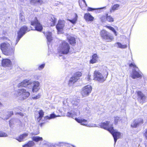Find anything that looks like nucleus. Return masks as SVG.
<instances>
[{"label":"nucleus","mask_w":147,"mask_h":147,"mask_svg":"<svg viewBox=\"0 0 147 147\" xmlns=\"http://www.w3.org/2000/svg\"><path fill=\"white\" fill-rule=\"evenodd\" d=\"M98 125L101 128L107 130L111 133L114 138L115 144L117 140L120 137L121 133L114 129L113 124H110L109 121L102 123Z\"/></svg>","instance_id":"1"},{"label":"nucleus","mask_w":147,"mask_h":147,"mask_svg":"<svg viewBox=\"0 0 147 147\" xmlns=\"http://www.w3.org/2000/svg\"><path fill=\"white\" fill-rule=\"evenodd\" d=\"M0 48L3 54L6 56L13 55L14 53L15 48L7 42H3L0 45Z\"/></svg>","instance_id":"2"},{"label":"nucleus","mask_w":147,"mask_h":147,"mask_svg":"<svg viewBox=\"0 0 147 147\" xmlns=\"http://www.w3.org/2000/svg\"><path fill=\"white\" fill-rule=\"evenodd\" d=\"M39 83L38 82H34L31 83L30 80H25L18 84V86L20 87H26L29 88L30 87H32V91L33 92H36L39 90Z\"/></svg>","instance_id":"3"},{"label":"nucleus","mask_w":147,"mask_h":147,"mask_svg":"<svg viewBox=\"0 0 147 147\" xmlns=\"http://www.w3.org/2000/svg\"><path fill=\"white\" fill-rule=\"evenodd\" d=\"M59 43L57 49L58 52L61 54H67L70 48L69 44L64 41H61Z\"/></svg>","instance_id":"4"},{"label":"nucleus","mask_w":147,"mask_h":147,"mask_svg":"<svg viewBox=\"0 0 147 147\" xmlns=\"http://www.w3.org/2000/svg\"><path fill=\"white\" fill-rule=\"evenodd\" d=\"M29 92L23 88L18 89L16 91L15 95L17 97H19V99L23 100L26 99L30 96Z\"/></svg>","instance_id":"5"},{"label":"nucleus","mask_w":147,"mask_h":147,"mask_svg":"<svg viewBox=\"0 0 147 147\" xmlns=\"http://www.w3.org/2000/svg\"><path fill=\"white\" fill-rule=\"evenodd\" d=\"M31 25L34 26L33 28H32V27H30L31 30H36L40 32L42 30V26L40 24L36 17H35L34 20L31 22Z\"/></svg>","instance_id":"6"},{"label":"nucleus","mask_w":147,"mask_h":147,"mask_svg":"<svg viewBox=\"0 0 147 147\" xmlns=\"http://www.w3.org/2000/svg\"><path fill=\"white\" fill-rule=\"evenodd\" d=\"M30 30V29H28L26 26H23L21 27L20 30L18 32V37L16 40V43L15 45L17 44L20 38L26 32L29 31Z\"/></svg>","instance_id":"7"},{"label":"nucleus","mask_w":147,"mask_h":147,"mask_svg":"<svg viewBox=\"0 0 147 147\" xmlns=\"http://www.w3.org/2000/svg\"><path fill=\"white\" fill-rule=\"evenodd\" d=\"M101 37L107 42H109L113 39L114 38L109 33L105 30H101L100 32Z\"/></svg>","instance_id":"8"},{"label":"nucleus","mask_w":147,"mask_h":147,"mask_svg":"<svg viewBox=\"0 0 147 147\" xmlns=\"http://www.w3.org/2000/svg\"><path fill=\"white\" fill-rule=\"evenodd\" d=\"M94 80L99 82H103L106 80L103 75L99 71H95L94 73Z\"/></svg>","instance_id":"9"},{"label":"nucleus","mask_w":147,"mask_h":147,"mask_svg":"<svg viewBox=\"0 0 147 147\" xmlns=\"http://www.w3.org/2000/svg\"><path fill=\"white\" fill-rule=\"evenodd\" d=\"M82 73L80 72H76L70 78L69 81V84L71 86L74 84L79 79L80 77L82 76Z\"/></svg>","instance_id":"10"},{"label":"nucleus","mask_w":147,"mask_h":147,"mask_svg":"<svg viewBox=\"0 0 147 147\" xmlns=\"http://www.w3.org/2000/svg\"><path fill=\"white\" fill-rule=\"evenodd\" d=\"M92 90V86L89 85H88L84 86L82 89L81 91V94L84 97L87 96L91 93Z\"/></svg>","instance_id":"11"},{"label":"nucleus","mask_w":147,"mask_h":147,"mask_svg":"<svg viewBox=\"0 0 147 147\" xmlns=\"http://www.w3.org/2000/svg\"><path fill=\"white\" fill-rule=\"evenodd\" d=\"M138 100L141 103L144 102L147 100V98L146 96L141 91H138L137 92Z\"/></svg>","instance_id":"12"},{"label":"nucleus","mask_w":147,"mask_h":147,"mask_svg":"<svg viewBox=\"0 0 147 147\" xmlns=\"http://www.w3.org/2000/svg\"><path fill=\"white\" fill-rule=\"evenodd\" d=\"M141 73L138 68L133 69L131 75L133 79L141 78L142 77Z\"/></svg>","instance_id":"13"},{"label":"nucleus","mask_w":147,"mask_h":147,"mask_svg":"<svg viewBox=\"0 0 147 147\" xmlns=\"http://www.w3.org/2000/svg\"><path fill=\"white\" fill-rule=\"evenodd\" d=\"M1 64L3 67H11L12 63L9 59L3 58L1 60Z\"/></svg>","instance_id":"14"},{"label":"nucleus","mask_w":147,"mask_h":147,"mask_svg":"<svg viewBox=\"0 0 147 147\" xmlns=\"http://www.w3.org/2000/svg\"><path fill=\"white\" fill-rule=\"evenodd\" d=\"M143 119L140 118L138 119L135 120L131 125V127L135 128L137 127L139 125L142 124L143 123Z\"/></svg>","instance_id":"15"},{"label":"nucleus","mask_w":147,"mask_h":147,"mask_svg":"<svg viewBox=\"0 0 147 147\" xmlns=\"http://www.w3.org/2000/svg\"><path fill=\"white\" fill-rule=\"evenodd\" d=\"M71 103L73 107L74 108L77 109H80L83 106L82 104L80 102V100H73Z\"/></svg>","instance_id":"16"},{"label":"nucleus","mask_w":147,"mask_h":147,"mask_svg":"<svg viewBox=\"0 0 147 147\" xmlns=\"http://www.w3.org/2000/svg\"><path fill=\"white\" fill-rule=\"evenodd\" d=\"M21 121L18 119H11L9 121V125L11 127H13L15 125L20 124Z\"/></svg>","instance_id":"17"},{"label":"nucleus","mask_w":147,"mask_h":147,"mask_svg":"<svg viewBox=\"0 0 147 147\" xmlns=\"http://www.w3.org/2000/svg\"><path fill=\"white\" fill-rule=\"evenodd\" d=\"M28 136L27 133H24L20 135L18 137H17L16 139L19 142H22L26 140V138Z\"/></svg>","instance_id":"18"},{"label":"nucleus","mask_w":147,"mask_h":147,"mask_svg":"<svg viewBox=\"0 0 147 147\" xmlns=\"http://www.w3.org/2000/svg\"><path fill=\"white\" fill-rule=\"evenodd\" d=\"M65 21L63 20H60L58 21L57 25L56 26V28L58 31L62 29L64 26Z\"/></svg>","instance_id":"19"},{"label":"nucleus","mask_w":147,"mask_h":147,"mask_svg":"<svg viewBox=\"0 0 147 147\" xmlns=\"http://www.w3.org/2000/svg\"><path fill=\"white\" fill-rule=\"evenodd\" d=\"M45 35L46 36L47 39V44L48 46L49 45L50 43L52 40V33L50 32H47L45 34Z\"/></svg>","instance_id":"20"},{"label":"nucleus","mask_w":147,"mask_h":147,"mask_svg":"<svg viewBox=\"0 0 147 147\" xmlns=\"http://www.w3.org/2000/svg\"><path fill=\"white\" fill-rule=\"evenodd\" d=\"M84 17L86 21H92L94 19V17L89 13H85Z\"/></svg>","instance_id":"21"},{"label":"nucleus","mask_w":147,"mask_h":147,"mask_svg":"<svg viewBox=\"0 0 147 147\" xmlns=\"http://www.w3.org/2000/svg\"><path fill=\"white\" fill-rule=\"evenodd\" d=\"M75 120L78 123H81L82 125H86L87 124V121L84 119L76 118Z\"/></svg>","instance_id":"22"},{"label":"nucleus","mask_w":147,"mask_h":147,"mask_svg":"<svg viewBox=\"0 0 147 147\" xmlns=\"http://www.w3.org/2000/svg\"><path fill=\"white\" fill-rule=\"evenodd\" d=\"M98 57L96 54H94L92 57V59L90 61V63L93 64L96 63L97 61Z\"/></svg>","instance_id":"23"},{"label":"nucleus","mask_w":147,"mask_h":147,"mask_svg":"<svg viewBox=\"0 0 147 147\" xmlns=\"http://www.w3.org/2000/svg\"><path fill=\"white\" fill-rule=\"evenodd\" d=\"M68 42L70 44L72 45L75 43V39L74 37L71 36L70 35H68L67 37Z\"/></svg>","instance_id":"24"},{"label":"nucleus","mask_w":147,"mask_h":147,"mask_svg":"<svg viewBox=\"0 0 147 147\" xmlns=\"http://www.w3.org/2000/svg\"><path fill=\"white\" fill-rule=\"evenodd\" d=\"M120 6L119 4H116L112 6L111 9H110L111 12H114L115 11L118 10Z\"/></svg>","instance_id":"25"},{"label":"nucleus","mask_w":147,"mask_h":147,"mask_svg":"<svg viewBox=\"0 0 147 147\" xmlns=\"http://www.w3.org/2000/svg\"><path fill=\"white\" fill-rule=\"evenodd\" d=\"M78 16L77 14L75 13L74 18L72 20L68 19V20L70 21L73 24L76 23L78 19Z\"/></svg>","instance_id":"26"},{"label":"nucleus","mask_w":147,"mask_h":147,"mask_svg":"<svg viewBox=\"0 0 147 147\" xmlns=\"http://www.w3.org/2000/svg\"><path fill=\"white\" fill-rule=\"evenodd\" d=\"M32 140L33 141L37 142L40 141H42L43 138L42 137L38 136H34L32 137Z\"/></svg>","instance_id":"27"},{"label":"nucleus","mask_w":147,"mask_h":147,"mask_svg":"<svg viewBox=\"0 0 147 147\" xmlns=\"http://www.w3.org/2000/svg\"><path fill=\"white\" fill-rule=\"evenodd\" d=\"M59 116L58 115H55V114L53 113L51 114L50 115V116H46L45 119H52L56 117Z\"/></svg>","instance_id":"28"},{"label":"nucleus","mask_w":147,"mask_h":147,"mask_svg":"<svg viewBox=\"0 0 147 147\" xmlns=\"http://www.w3.org/2000/svg\"><path fill=\"white\" fill-rule=\"evenodd\" d=\"M34 143L32 141H29L28 143L23 146V147H31L34 145Z\"/></svg>","instance_id":"29"},{"label":"nucleus","mask_w":147,"mask_h":147,"mask_svg":"<svg viewBox=\"0 0 147 147\" xmlns=\"http://www.w3.org/2000/svg\"><path fill=\"white\" fill-rule=\"evenodd\" d=\"M117 45L116 47L118 48L121 49H125L127 47V45H123L120 42H117L116 44Z\"/></svg>","instance_id":"30"},{"label":"nucleus","mask_w":147,"mask_h":147,"mask_svg":"<svg viewBox=\"0 0 147 147\" xmlns=\"http://www.w3.org/2000/svg\"><path fill=\"white\" fill-rule=\"evenodd\" d=\"M20 20L22 22H24L25 21V17L22 13L20 14Z\"/></svg>","instance_id":"31"},{"label":"nucleus","mask_w":147,"mask_h":147,"mask_svg":"<svg viewBox=\"0 0 147 147\" xmlns=\"http://www.w3.org/2000/svg\"><path fill=\"white\" fill-rule=\"evenodd\" d=\"M50 20L52 22V25H54L56 21V19L53 16H52Z\"/></svg>","instance_id":"32"},{"label":"nucleus","mask_w":147,"mask_h":147,"mask_svg":"<svg viewBox=\"0 0 147 147\" xmlns=\"http://www.w3.org/2000/svg\"><path fill=\"white\" fill-rule=\"evenodd\" d=\"M106 19L107 20L110 22H113L114 21L113 18L111 16H108V14L106 15Z\"/></svg>","instance_id":"33"},{"label":"nucleus","mask_w":147,"mask_h":147,"mask_svg":"<svg viewBox=\"0 0 147 147\" xmlns=\"http://www.w3.org/2000/svg\"><path fill=\"white\" fill-rule=\"evenodd\" d=\"M107 27L110 30H112L114 33L115 35L116 36H117V32L111 26H107Z\"/></svg>","instance_id":"34"},{"label":"nucleus","mask_w":147,"mask_h":147,"mask_svg":"<svg viewBox=\"0 0 147 147\" xmlns=\"http://www.w3.org/2000/svg\"><path fill=\"white\" fill-rule=\"evenodd\" d=\"M39 117L38 118V119L40 120L43 117L44 115V113L42 110H40L39 112Z\"/></svg>","instance_id":"35"},{"label":"nucleus","mask_w":147,"mask_h":147,"mask_svg":"<svg viewBox=\"0 0 147 147\" xmlns=\"http://www.w3.org/2000/svg\"><path fill=\"white\" fill-rule=\"evenodd\" d=\"M8 115L5 118H4V119H8L11 115H13V111H9L7 112Z\"/></svg>","instance_id":"36"},{"label":"nucleus","mask_w":147,"mask_h":147,"mask_svg":"<svg viewBox=\"0 0 147 147\" xmlns=\"http://www.w3.org/2000/svg\"><path fill=\"white\" fill-rule=\"evenodd\" d=\"M32 3H37L38 4L40 5L42 3V0H31Z\"/></svg>","instance_id":"37"},{"label":"nucleus","mask_w":147,"mask_h":147,"mask_svg":"<svg viewBox=\"0 0 147 147\" xmlns=\"http://www.w3.org/2000/svg\"><path fill=\"white\" fill-rule=\"evenodd\" d=\"M7 136V134L3 131H0V137H5Z\"/></svg>","instance_id":"38"},{"label":"nucleus","mask_w":147,"mask_h":147,"mask_svg":"<svg viewBox=\"0 0 147 147\" xmlns=\"http://www.w3.org/2000/svg\"><path fill=\"white\" fill-rule=\"evenodd\" d=\"M66 144H67L66 146H67L70 147V145H69L68 144H67L66 143L64 142H59L58 144H57V145L59 146H60L63 145H66Z\"/></svg>","instance_id":"39"},{"label":"nucleus","mask_w":147,"mask_h":147,"mask_svg":"<svg viewBox=\"0 0 147 147\" xmlns=\"http://www.w3.org/2000/svg\"><path fill=\"white\" fill-rule=\"evenodd\" d=\"M106 7H101L100 8H98L97 9H95V10H96L95 12L97 13H99L101 11V9H106Z\"/></svg>","instance_id":"40"},{"label":"nucleus","mask_w":147,"mask_h":147,"mask_svg":"<svg viewBox=\"0 0 147 147\" xmlns=\"http://www.w3.org/2000/svg\"><path fill=\"white\" fill-rule=\"evenodd\" d=\"M119 120V118L118 117H116L115 118V124H117Z\"/></svg>","instance_id":"41"},{"label":"nucleus","mask_w":147,"mask_h":147,"mask_svg":"<svg viewBox=\"0 0 147 147\" xmlns=\"http://www.w3.org/2000/svg\"><path fill=\"white\" fill-rule=\"evenodd\" d=\"M143 135L146 139L147 140V128L146 129L144 132H143Z\"/></svg>","instance_id":"42"},{"label":"nucleus","mask_w":147,"mask_h":147,"mask_svg":"<svg viewBox=\"0 0 147 147\" xmlns=\"http://www.w3.org/2000/svg\"><path fill=\"white\" fill-rule=\"evenodd\" d=\"M45 66V64H42L40 65L38 67V69L40 70H41L44 68Z\"/></svg>","instance_id":"43"},{"label":"nucleus","mask_w":147,"mask_h":147,"mask_svg":"<svg viewBox=\"0 0 147 147\" xmlns=\"http://www.w3.org/2000/svg\"><path fill=\"white\" fill-rule=\"evenodd\" d=\"M129 66L130 67H133L134 68H138V67L137 66L134 64V63H131L129 65Z\"/></svg>","instance_id":"44"},{"label":"nucleus","mask_w":147,"mask_h":147,"mask_svg":"<svg viewBox=\"0 0 147 147\" xmlns=\"http://www.w3.org/2000/svg\"><path fill=\"white\" fill-rule=\"evenodd\" d=\"M67 116L69 117H71L72 118H73V117H74V115L71 113H70V112H68Z\"/></svg>","instance_id":"45"},{"label":"nucleus","mask_w":147,"mask_h":147,"mask_svg":"<svg viewBox=\"0 0 147 147\" xmlns=\"http://www.w3.org/2000/svg\"><path fill=\"white\" fill-rule=\"evenodd\" d=\"M40 94H38L36 96L33 97L32 98L34 99H36L39 98H40Z\"/></svg>","instance_id":"46"},{"label":"nucleus","mask_w":147,"mask_h":147,"mask_svg":"<svg viewBox=\"0 0 147 147\" xmlns=\"http://www.w3.org/2000/svg\"><path fill=\"white\" fill-rule=\"evenodd\" d=\"M95 9L89 7L88 9V10L89 11H92L95 10Z\"/></svg>","instance_id":"47"},{"label":"nucleus","mask_w":147,"mask_h":147,"mask_svg":"<svg viewBox=\"0 0 147 147\" xmlns=\"http://www.w3.org/2000/svg\"><path fill=\"white\" fill-rule=\"evenodd\" d=\"M39 131H37L36 132H33L31 134L32 135H38L39 134Z\"/></svg>","instance_id":"48"},{"label":"nucleus","mask_w":147,"mask_h":147,"mask_svg":"<svg viewBox=\"0 0 147 147\" xmlns=\"http://www.w3.org/2000/svg\"><path fill=\"white\" fill-rule=\"evenodd\" d=\"M90 76L89 75L87 78H85L86 80L87 81L90 80Z\"/></svg>","instance_id":"49"},{"label":"nucleus","mask_w":147,"mask_h":147,"mask_svg":"<svg viewBox=\"0 0 147 147\" xmlns=\"http://www.w3.org/2000/svg\"><path fill=\"white\" fill-rule=\"evenodd\" d=\"M82 1H83V2H84V4H85V5L86 6H87V4L86 3V1H85V0H82Z\"/></svg>","instance_id":"50"},{"label":"nucleus","mask_w":147,"mask_h":147,"mask_svg":"<svg viewBox=\"0 0 147 147\" xmlns=\"http://www.w3.org/2000/svg\"><path fill=\"white\" fill-rule=\"evenodd\" d=\"M60 3H61V4H62V3H61L60 2H58V3H55V5L56 6H57V5H59V4Z\"/></svg>","instance_id":"51"},{"label":"nucleus","mask_w":147,"mask_h":147,"mask_svg":"<svg viewBox=\"0 0 147 147\" xmlns=\"http://www.w3.org/2000/svg\"><path fill=\"white\" fill-rule=\"evenodd\" d=\"M20 115L21 116H22V115H23L22 113H20Z\"/></svg>","instance_id":"52"},{"label":"nucleus","mask_w":147,"mask_h":147,"mask_svg":"<svg viewBox=\"0 0 147 147\" xmlns=\"http://www.w3.org/2000/svg\"><path fill=\"white\" fill-rule=\"evenodd\" d=\"M16 109V108H14V109Z\"/></svg>","instance_id":"53"},{"label":"nucleus","mask_w":147,"mask_h":147,"mask_svg":"<svg viewBox=\"0 0 147 147\" xmlns=\"http://www.w3.org/2000/svg\"><path fill=\"white\" fill-rule=\"evenodd\" d=\"M72 146H73V147H74V146H73L72 145H71Z\"/></svg>","instance_id":"54"},{"label":"nucleus","mask_w":147,"mask_h":147,"mask_svg":"<svg viewBox=\"0 0 147 147\" xmlns=\"http://www.w3.org/2000/svg\"><path fill=\"white\" fill-rule=\"evenodd\" d=\"M108 74V73H107V76Z\"/></svg>","instance_id":"55"},{"label":"nucleus","mask_w":147,"mask_h":147,"mask_svg":"<svg viewBox=\"0 0 147 147\" xmlns=\"http://www.w3.org/2000/svg\"><path fill=\"white\" fill-rule=\"evenodd\" d=\"M18 113H16V114H18Z\"/></svg>","instance_id":"56"}]
</instances>
